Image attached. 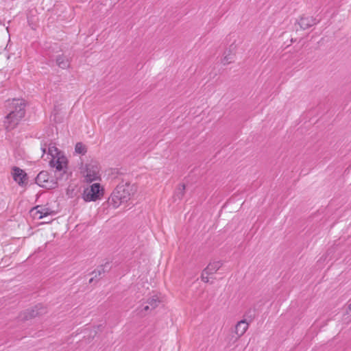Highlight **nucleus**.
<instances>
[{
    "label": "nucleus",
    "instance_id": "nucleus-1",
    "mask_svg": "<svg viewBox=\"0 0 351 351\" xmlns=\"http://www.w3.org/2000/svg\"><path fill=\"white\" fill-rule=\"evenodd\" d=\"M137 191V186L129 182L119 183L108 198V203L113 208H118L122 203L127 202Z\"/></svg>",
    "mask_w": 351,
    "mask_h": 351
},
{
    "label": "nucleus",
    "instance_id": "nucleus-2",
    "mask_svg": "<svg viewBox=\"0 0 351 351\" xmlns=\"http://www.w3.org/2000/svg\"><path fill=\"white\" fill-rule=\"evenodd\" d=\"M25 103L23 99H13L8 103L7 108L9 112L4 121V125L7 130H13L19 124L20 120L25 116Z\"/></svg>",
    "mask_w": 351,
    "mask_h": 351
},
{
    "label": "nucleus",
    "instance_id": "nucleus-3",
    "mask_svg": "<svg viewBox=\"0 0 351 351\" xmlns=\"http://www.w3.org/2000/svg\"><path fill=\"white\" fill-rule=\"evenodd\" d=\"M51 167L56 168L55 178L58 181L66 180L69 175L65 169L66 168L67 160L64 156H58L55 158H51L49 162Z\"/></svg>",
    "mask_w": 351,
    "mask_h": 351
},
{
    "label": "nucleus",
    "instance_id": "nucleus-4",
    "mask_svg": "<svg viewBox=\"0 0 351 351\" xmlns=\"http://www.w3.org/2000/svg\"><path fill=\"white\" fill-rule=\"evenodd\" d=\"M47 311L46 306L41 304H38L30 308H27L21 312L19 317L21 321H27L36 317L43 315L47 313Z\"/></svg>",
    "mask_w": 351,
    "mask_h": 351
},
{
    "label": "nucleus",
    "instance_id": "nucleus-5",
    "mask_svg": "<svg viewBox=\"0 0 351 351\" xmlns=\"http://www.w3.org/2000/svg\"><path fill=\"white\" fill-rule=\"evenodd\" d=\"M58 182L56 179L51 178L48 172L45 171H40L36 178V183L47 189L56 188L58 186Z\"/></svg>",
    "mask_w": 351,
    "mask_h": 351
},
{
    "label": "nucleus",
    "instance_id": "nucleus-6",
    "mask_svg": "<svg viewBox=\"0 0 351 351\" xmlns=\"http://www.w3.org/2000/svg\"><path fill=\"white\" fill-rule=\"evenodd\" d=\"M103 195V189L99 183H95L84 191L83 199L85 202L96 201Z\"/></svg>",
    "mask_w": 351,
    "mask_h": 351
},
{
    "label": "nucleus",
    "instance_id": "nucleus-7",
    "mask_svg": "<svg viewBox=\"0 0 351 351\" xmlns=\"http://www.w3.org/2000/svg\"><path fill=\"white\" fill-rule=\"evenodd\" d=\"M99 167L97 162H91L86 165L85 178L87 182H91L99 178Z\"/></svg>",
    "mask_w": 351,
    "mask_h": 351
},
{
    "label": "nucleus",
    "instance_id": "nucleus-8",
    "mask_svg": "<svg viewBox=\"0 0 351 351\" xmlns=\"http://www.w3.org/2000/svg\"><path fill=\"white\" fill-rule=\"evenodd\" d=\"M12 176L15 182H16L20 186H23L27 182V173L17 167H14L12 169Z\"/></svg>",
    "mask_w": 351,
    "mask_h": 351
},
{
    "label": "nucleus",
    "instance_id": "nucleus-9",
    "mask_svg": "<svg viewBox=\"0 0 351 351\" xmlns=\"http://www.w3.org/2000/svg\"><path fill=\"white\" fill-rule=\"evenodd\" d=\"M317 22L316 19L313 16H302L298 21V25L301 29H306L317 24Z\"/></svg>",
    "mask_w": 351,
    "mask_h": 351
},
{
    "label": "nucleus",
    "instance_id": "nucleus-10",
    "mask_svg": "<svg viewBox=\"0 0 351 351\" xmlns=\"http://www.w3.org/2000/svg\"><path fill=\"white\" fill-rule=\"evenodd\" d=\"M249 323L245 319H242L237 322L235 326L234 332L237 335V339L245 334L248 328Z\"/></svg>",
    "mask_w": 351,
    "mask_h": 351
},
{
    "label": "nucleus",
    "instance_id": "nucleus-11",
    "mask_svg": "<svg viewBox=\"0 0 351 351\" xmlns=\"http://www.w3.org/2000/svg\"><path fill=\"white\" fill-rule=\"evenodd\" d=\"M223 263L221 261H214L210 263L204 269V272L206 275H210L217 272L222 266Z\"/></svg>",
    "mask_w": 351,
    "mask_h": 351
},
{
    "label": "nucleus",
    "instance_id": "nucleus-12",
    "mask_svg": "<svg viewBox=\"0 0 351 351\" xmlns=\"http://www.w3.org/2000/svg\"><path fill=\"white\" fill-rule=\"evenodd\" d=\"M56 64L61 69H65L69 67L70 62L69 58L64 55H58L56 58Z\"/></svg>",
    "mask_w": 351,
    "mask_h": 351
},
{
    "label": "nucleus",
    "instance_id": "nucleus-13",
    "mask_svg": "<svg viewBox=\"0 0 351 351\" xmlns=\"http://www.w3.org/2000/svg\"><path fill=\"white\" fill-rule=\"evenodd\" d=\"M108 265V263H106L104 265L99 266L97 269L94 270L92 272V274L94 275V278L99 277L104 273L109 271L110 267Z\"/></svg>",
    "mask_w": 351,
    "mask_h": 351
},
{
    "label": "nucleus",
    "instance_id": "nucleus-14",
    "mask_svg": "<svg viewBox=\"0 0 351 351\" xmlns=\"http://www.w3.org/2000/svg\"><path fill=\"white\" fill-rule=\"evenodd\" d=\"M151 311V308L147 304L140 305L136 310L137 315L141 317L145 316Z\"/></svg>",
    "mask_w": 351,
    "mask_h": 351
},
{
    "label": "nucleus",
    "instance_id": "nucleus-15",
    "mask_svg": "<svg viewBox=\"0 0 351 351\" xmlns=\"http://www.w3.org/2000/svg\"><path fill=\"white\" fill-rule=\"evenodd\" d=\"M161 301L160 300L159 298L157 295H154L152 297L149 298L145 304H147L149 305L151 310L155 309Z\"/></svg>",
    "mask_w": 351,
    "mask_h": 351
},
{
    "label": "nucleus",
    "instance_id": "nucleus-16",
    "mask_svg": "<svg viewBox=\"0 0 351 351\" xmlns=\"http://www.w3.org/2000/svg\"><path fill=\"white\" fill-rule=\"evenodd\" d=\"M48 154L51 156L52 158H55L60 156V152L55 145L50 144L48 147Z\"/></svg>",
    "mask_w": 351,
    "mask_h": 351
},
{
    "label": "nucleus",
    "instance_id": "nucleus-17",
    "mask_svg": "<svg viewBox=\"0 0 351 351\" xmlns=\"http://www.w3.org/2000/svg\"><path fill=\"white\" fill-rule=\"evenodd\" d=\"M185 184H180L178 189L176 191L175 197L178 199H181L184 197V193H185Z\"/></svg>",
    "mask_w": 351,
    "mask_h": 351
},
{
    "label": "nucleus",
    "instance_id": "nucleus-18",
    "mask_svg": "<svg viewBox=\"0 0 351 351\" xmlns=\"http://www.w3.org/2000/svg\"><path fill=\"white\" fill-rule=\"evenodd\" d=\"M75 151L77 154L84 155L87 152V149L82 143L79 142L75 145Z\"/></svg>",
    "mask_w": 351,
    "mask_h": 351
},
{
    "label": "nucleus",
    "instance_id": "nucleus-19",
    "mask_svg": "<svg viewBox=\"0 0 351 351\" xmlns=\"http://www.w3.org/2000/svg\"><path fill=\"white\" fill-rule=\"evenodd\" d=\"M38 208L39 206H36V208H34V209L37 210L36 213L39 214V216L38 217V219H42L49 214L48 208H41L40 210H38Z\"/></svg>",
    "mask_w": 351,
    "mask_h": 351
},
{
    "label": "nucleus",
    "instance_id": "nucleus-20",
    "mask_svg": "<svg viewBox=\"0 0 351 351\" xmlns=\"http://www.w3.org/2000/svg\"><path fill=\"white\" fill-rule=\"evenodd\" d=\"M232 61V58L231 57V55L229 53L228 55H226L223 60H222V63L226 65V64H228L230 63H231Z\"/></svg>",
    "mask_w": 351,
    "mask_h": 351
},
{
    "label": "nucleus",
    "instance_id": "nucleus-21",
    "mask_svg": "<svg viewBox=\"0 0 351 351\" xmlns=\"http://www.w3.org/2000/svg\"><path fill=\"white\" fill-rule=\"evenodd\" d=\"M208 275L206 274V273L204 272V269L202 271V276H201L202 280L204 282H208L209 278H208Z\"/></svg>",
    "mask_w": 351,
    "mask_h": 351
},
{
    "label": "nucleus",
    "instance_id": "nucleus-22",
    "mask_svg": "<svg viewBox=\"0 0 351 351\" xmlns=\"http://www.w3.org/2000/svg\"><path fill=\"white\" fill-rule=\"evenodd\" d=\"M41 149L43 154L45 153L47 150V145L45 144L43 146H42Z\"/></svg>",
    "mask_w": 351,
    "mask_h": 351
},
{
    "label": "nucleus",
    "instance_id": "nucleus-23",
    "mask_svg": "<svg viewBox=\"0 0 351 351\" xmlns=\"http://www.w3.org/2000/svg\"><path fill=\"white\" fill-rule=\"evenodd\" d=\"M94 278H94V277H93V278H91L89 280V283H90H90H92V282H93Z\"/></svg>",
    "mask_w": 351,
    "mask_h": 351
},
{
    "label": "nucleus",
    "instance_id": "nucleus-24",
    "mask_svg": "<svg viewBox=\"0 0 351 351\" xmlns=\"http://www.w3.org/2000/svg\"><path fill=\"white\" fill-rule=\"evenodd\" d=\"M349 308L351 310V304L349 306Z\"/></svg>",
    "mask_w": 351,
    "mask_h": 351
}]
</instances>
